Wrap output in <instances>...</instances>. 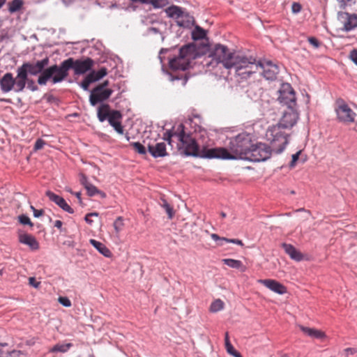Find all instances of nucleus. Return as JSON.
Listing matches in <instances>:
<instances>
[{"label":"nucleus","instance_id":"64","mask_svg":"<svg viewBox=\"0 0 357 357\" xmlns=\"http://www.w3.org/2000/svg\"><path fill=\"white\" fill-rule=\"evenodd\" d=\"M1 26H2V21L0 20V28L1 27Z\"/></svg>","mask_w":357,"mask_h":357},{"label":"nucleus","instance_id":"41","mask_svg":"<svg viewBox=\"0 0 357 357\" xmlns=\"http://www.w3.org/2000/svg\"><path fill=\"white\" fill-rule=\"evenodd\" d=\"M357 353V349L355 348H347L340 353V357H348L349 355H353Z\"/></svg>","mask_w":357,"mask_h":357},{"label":"nucleus","instance_id":"24","mask_svg":"<svg viewBox=\"0 0 357 357\" xmlns=\"http://www.w3.org/2000/svg\"><path fill=\"white\" fill-rule=\"evenodd\" d=\"M222 262L231 268L240 270L241 272H245L246 271V267L240 260L224 259H222Z\"/></svg>","mask_w":357,"mask_h":357},{"label":"nucleus","instance_id":"48","mask_svg":"<svg viewBox=\"0 0 357 357\" xmlns=\"http://www.w3.org/2000/svg\"><path fill=\"white\" fill-rule=\"evenodd\" d=\"M349 58L355 64L357 65V49L351 51Z\"/></svg>","mask_w":357,"mask_h":357},{"label":"nucleus","instance_id":"35","mask_svg":"<svg viewBox=\"0 0 357 357\" xmlns=\"http://www.w3.org/2000/svg\"><path fill=\"white\" fill-rule=\"evenodd\" d=\"M169 3V0H151L150 3L154 8H162Z\"/></svg>","mask_w":357,"mask_h":357},{"label":"nucleus","instance_id":"61","mask_svg":"<svg viewBox=\"0 0 357 357\" xmlns=\"http://www.w3.org/2000/svg\"><path fill=\"white\" fill-rule=\"evenodd\" d=\"M220 215H221V217H222V218H225V217H226V213H224V212H222V213H220Z\"/></svg>","mask_w":357,"mask_h":357},{"label":"nucleus","instance_id":"57","mask_svg":"<svg viewBox=\"0 0 357 357\" xmlns=\"http://www.w3.org/2000/svg\"><path fill=\"white\" fill-rule=\"evenodd\" d=\"M0 101L1 102H10V99H6V98H0Z\"/></svg>","mask_w":357,"mask_h":357},{"label":"nucleus","instance_id":"63","mask_svg":"<svg viewBox=\"0 0 357 357\" xmlns=\"http://www.w3.org/2000/svg\"><path fill=\"white\" fill-rule=\"evenodd\" d=\"M298 211H304V208H300V209H298Z\"/></svg>","mask_w":357,"mask_h":357},{"label":"nucleus","instance_id":"58","mask_svg":"<svg viewBox=\"0 0 357 357\" xmlns=\"http://www.w3.org/2000/svg\"><path fill=\"white\" fill-rule=\"evenodd\" d=\"M6 0H0V8L6 3Z\"/></svg>","mask_w":357,"mask_h":357},{"label":"nucleus","instance_id":"62","mask_svg":"<svg viewBox=\"0 0 357 357\" xmlns=\"http://www.w3.org/2000/svg\"><path fill=\"white\" fill-rule=\"evenodd\" d=\"M186 82H187V79L185 78V79L183 80V84H185Z\"/></svg>","mask_w":357,"mask_h":357},{"label":"nucleus","instance_id":"45","mask_svg":"<svg viewBox=\"0 0 357 357\" xmlns=\"http://www.w3.org/2000/svg\"><path fill=\"white\" fill-rule=\"evenodd\" d=\"M45 144V142L44 140L41 139H38L36 140L35 145H34V149L36 151L40 150L43 148L44 145Z\"/></svg>","mask_w":357,"mask_h":357},{"label":"nucleus","instance_id":"37","mask_svg":"<svg viewBox=\"0 0 357 357\" xmlns=\"http://www.w3.org/2000/svg\"><path fill=\"white\" fill-rule=\"evenodd\" d=\"M94 82V79H92V75L88 74L86 77L83 79L81 83V86L84 90H88L90 84Z\"/></svg>","mask_w":357,"mask_h":357},{"label":"nucleus","instance_id":"34","mask_svg":"<svg viewBox=\"0 0 357 357\" xmlns=\"http://www.w3.org/2000/svg\"><path fill=\"white\" fill-rule=\"evenodd\" d=\"M113 226L116 234H119L124 227L123 218L121 216L118 217L114 222Z\"/></svg>","mask_w":357,"mask_h":357},{"label":"nucleus","instance_id":"55","mask_svg":"<svg viewBox=\"0 0 357 357\" xmlns=\"http://www.w3.org/2000/svg\"><path fill=\"white\" fill-rule=\"evenodd\" d=\"M90 217H91V215H86L85 218H84V220L85 221L89 223V224H91L92 223V220L90 219Z\"/></svg>","mask_w":357,"mask_h":357},{"label":"nucleus","instance_id":"20","mask_svg":"<svg viewBox=\"0 0 357 357\" xmlns=\"http://www.w3.org/2000/svg\"><path fill=\"white\" fill-rule=\"evenodd\" d=\"M282 246L284 248L285 252L291 257V259L297 261H300L303 259V256L302 253L292 245L283 243Z\"/></svg>","mask_w":357,"mask_h":357},{"label":"nucleus","instance_id":"29","mask_svg":"<svg viewBox=\"0 0 357 357\" xmlns=\"http://www.w3.org/2000/svg\"><path fill=\"white\" fill-rule=\"evenodd\" d=\"M206 36V31L199 26H196L192 32V38L195 40L204 39Z\"/></svg>","mask_w":357,"mask_h":357},{"label":"nucleus","instance_id":"27","mask_svg":"<svg viewBox=\"0 0 357 357\" xmlns=\"http://www.w3.org/2000/svg\"><path fill=\"white\" fill-rule=\"evenodd\" d=\"M211 237L215 241H225V242H227V243H232L237 244V245H241V246H243V241L241 240H239V239H236V238H225V237H220L216 234H212L211 235Z\"/></svg>","mask_w":357,"mask_h":357},{"label":"nucleus","instance_id":"36","mask_svg":"<svg viewBox=\"0 0 357 357\" xmlns=\"http://www.w3.org/2000/svg\"><path fill=\"white\" fill-rule=\"evenodd\" d=\"M338 6L341 9H345L348 6L355 4L356 0H337Z\"/></svg>","mask_w":357,"mask_h":357},{"label":"nucleus","instance_id":"56","mask_svg":"<svg viewBox=\"0 0 357 357\" xmlns=\"http://www.w3.org/2000/svg\"><path fill=\"white\" fill-rule=\"evenodd\" d=\"M75 195L77 197V198L79 199V202L81 204L82 203V199H81V192H75L74 193Z\"/></svg>","mask_w":357,"mask_h":357},{"label":"nucleus","instance_id":"19","mask_svg":"<svg viewBox=\"0 0 357 357\" xmlns=\"http://www.w3.org/2000/svg\"><path fill=\"white\" fill-rule=\"evenodd\" d=\"M298 328L304 334L310 337L318 339L322 341L326 338V335L321 330L313 328H308L301 325L298 326Z\"/></svg>","mask_w":357,"mask_h":357},{"label":"nucleus","instance_id":"6","mask_svg":"<svg viewBox=\"0 0 357 357\" xmlns=\"http://www.w3.org/2000/svg\"><path fill=\"white\" fill-rule=\"evenodd\" d=\"M232 68L240 79H247L259 71V64L252 56L238 54L232 63Z\"/></svg>","mask_w":357,"mask_h":357},{"label":"nucleus","instance_id":"5","mask_svg":"<svg viewBox=\"0 0 357 357\" xmlns=\"http://www.w3.org/2000/svg\"><path fill=\"white\" fill-rule=\"evenodd\" d=\"M50 59L48 57H45V59L37 61L36 63H30L26 62L24 63L20 67L17 69V73H18V77L20 79V82H18V85L24 84V82L26 84V80L28 77V73L31 75H37L40 74L38 78V84L39 85H46L49 80H51L53 84V77H51L45 80V82L41 83L40 82V77H42L45 73V72L50 68H46L49 64ZM56 75V73L53 74L52 76H55Z\"/></svg>","mask_w":357,"mask_h":357},{"label":"nucleus","instance_id":"16","mask_svg":"<svg viewBox=\"0 0 357 357\" xmlns=\"http://www.w3.org/2000/svg\"><path fill=\"white\" fill-rule=\"evenodd\" d=\"M46 195L49 197V199L52 202H53L56 204H57L63 211H65L69 213H74L73 209L67 204V202L63 197L54 194V192H52L51 191H47L46 192Z\"/></svg>","mask_w":357,"mask_h":357},{"label":"nucleus","instance_id":"42","mask_svg":"<svg viewBox=\"0 0 357 357\" xmlns=\"http://www.w3.org/2000/svg\"><path fill=\"white\" fill-rule=\"evenodd\" d=\"M301 153V151H298L295 154L292 155L291 161L289 164V166L291 168H293L296 166V162L298 160Z\"/></svg>","mask_w":357,"mask_h":357},{"label":"nucleus","instance_id":"32","mask_svg":"<svg viewBox=\"0 0 357 357\" xmlns=\"http://www.w3.org/2000/svg\"><path fill=\"white\" fill-rule=\"evenodd\" d=\"M107 74V70L106 68H101L98 71H91L89 75H92V79L94 82L98 81L105 77Z\"/></svg>","mask_w":357,"mask_h":357},{"label":"nucleus","instance_id":"59","mask_svg":"<svg viewBox=\"0 0 357 357\" xmlns=\"http://www.w3.org/2000/svg\"><path fill=\"white\" fill-rule=\"evenodd\" d=\"M125 137H126V139L128 142V141H130V136L128 135V133H126V134Z\"/></svg>","mask_w":357,"mask_h":357},{"label":"nucleus","instance_id":"40","mask_svg":"<svg viewBox=\"0 0 357 357\" xmlns=\"http://www.w3.org/2000/svg\"><path fill=\"white\" fill-rule=\"evenodd\" d=\"M131 145L133 146L135 150L138 152L140 154H145L146 153V149L145 147L139 142H134L131 144Z\"/></svg>","mask_w":357,"mask_h":357},{"label":"nucleus","instance_id":"38","mask_svg":"<svg viewBox=\"0 0 357 357\" xmlns=\"http://www.w3.org/2000/svg\"><path fill=\"white\" fill-rule=\"evenodd\" d=\"M225 348L227 353L233 356L234 357H242L241 354L235 350L231 344H227V345L225 346Z\"/></svg>","mask_w":357,"mask_h":357},{"label":"nucleus","instance_id":"53","mask_svg":"<svg viewBox=\"0 0 357 357\" xmlns=\"http://www.w3.org/2000/svg\"><path fill=\"white\" fill-rule=\"evenodd\" d=\"M62 225H63V223L61 220H58L54 222V227L58 229H61Z\"/></svg>","mask_w":357,"mask_h":357},{"label":"nucleus","instance_id":"10","mask_svg":"<svg viewBox=\"0 0 357 357\" xmlns=\"http://www.w3.org/2000/svg\"><path fill=\"white\" fill-rule=\"evenodd\" d=\"M20 79L18 77V73H17V77H13V74L10 73H6L0 80L1 89L3 93H8L13 89L15 92H21L24 90L26 86V84L24 82V84L18 85V82Z\"/></svg>","mask_w":357,"mask_h":357},{"label":"nucleus","instance_id":"23","mask_svg":"<svg viewBox=\"0 0 357 357\" xmlns=\"http://www.w3.org/2000/svg\"><path fill=\"white\" fill-rule=\"evenodd\" d=\"M90 243L96 248L102 255L109 257L112 255L111 251L102 243L94 239L90 240Z\"/></svg>","mask_w":357,"mask_h":357},{"label":"nucleus","instance_id":"30","mask_svg":"<svg viewBox=\"0 0 357 357\" xmlns=\"http://www.w3.org/2000/svg\"><path fill=\"white\" fill-rule=\"evenodd\" d=\"M0 357H23V355L19 351H8L0 346Z\"/></svg>","mask_w":357,"mask_h":357},{"label":"nucleus","instance_id":"51","mask_svg":"<svg viewBox=\"0 0 357 357\" xmlns=\"http://www.w3.org/2000/svg\"><path fill=\"white\" fill-rule=\"evenodd\" d=\"M29 284L31 286L36 287V288L38 287V286L40 284V282H36V280L34 278H29Z\"/></svg>","mask_w":357,"mask_h":357},{"label":"nucleus","instance_id":"46","mask_svg":"<svg viewBox=\"0 0 357 357\" xmlns=\"http://www.w3.org/2000/svg\"><path fill=\"white\" fill-rule=\"evenodd\" d=\"M31 209L32 210L33 213V215L36 218H39L42 216L44 214V211L43 209H36L34 206H31Z\"/></svg>","mask_w":357,"mask_h":357},{"label":"nucleus","instance_id":"21","mask_svg":"<svg viewBox=\"0 0 357 357\" xmlns=\"http://www.w3.org/2000/svg\"><path fill=\"white\" fill-rule=\"evenodd\" d=\"M347 19L344 22L343 29L346 31H349L357 27V15L345 13Z\"/></svg>","mask_w":357,"mask_h":357},{"label":"nucleus","instance_id":"18","mask_svg":"<svg viewBox=\"0 0 357 357\" xmlns=\"http://www.w3.org/2000/svg\"><path fill=\"white\" fill-rule=\"evenodd\" d=\"M149 152L154 158L165 157L167 155L165 142L157 143L155 145L148 146Z\"/></svg>","mask_w":357,"mask_h":357},{"label":"nucleus","instance_id":"26","mask_svg":"<svg viewBox=\"0 0 357 357\" xmlns=\"http://www.w3.org/2000/svg\"><path fill=\"white\" fill-rule=\"evenodd\" d=\"M86 190L87 194L89 196L92 197L95 195H99L101 198H105L106 194L98 190L95 185L93 184L88 185L85 188Z\"/></svg>","mask_w":357,"mask_h":357},{"label":"nucleus","instance_id":"9","mask_svg":"<svg viewBox=\"0 0 357 357\" xmlns=\"http://www.w3.org/2000/svg\"><path fill=\"white\" fill-rule=\"evenodd\" d=\"M335 112L338 121L346 125L354 122L356 117V114L342 99L336 101Z\"/></svg>","mask_w":357,"mask_h":357},{"label":"nucleus","instance_id":"13","mask_svg":"<svg viewBox=\"0 0 357 357\" xmlns=\"http://www.w3.org/2000/svg\"><path fill=\"white\" fill-rule=\"evenodd\" d=\"M113 93L112 89H101L96 86L91 92L89 101L91 105L95 106L99 102L107 100Z\"/></svg>","mask_w":357,"mask_h":357},{"label":"nucleus","instance_id":"44","mask_svg":"<svg viewBox=\"0 0 357 357\" xmlns=\"http://www.w3.org/2000/svg\"><path fill=\"white\" fill-rule=\"evenodd\" d=\"M59 302L65 307L71 306V302L67 297H59Z\"/></svg>","mask_w":357,"mask_h":357},{"label":"nucleus","instance_id":"28","mask_svg":"<svg viewBox=\"0 0 357 357\" xmlns=\"http://www.w3.org/2000/svg\"><path fill=\"white\" fill-rule=\"evenodd\" d=\"M24 5L23 0H13L11 2H9L8 6V11L10 13H14L15 12L21 10Z\"/></svg>","mask_w":357,"mask_h":357},{"label":"nucleus","instance_id":"7","mask_svg":"<svg viewBox=\"0 0 357 357\" xmlns=\"http://www.w3.org/2000/svg\"><path fill=\"white\" fill-rule=\"evenodd\" d=\"M196 47L189 44L183 46L179 50L178 55L169 61V68L172 70H186L192 60L196 59Z\"/></svg>","mask_w":357,"mask_h":357},{"label":"nucleus","instance_id":"50","mask_svg":"<svg viewBox=\"0 0 357 357\" xmlns=\"http://www.w3.org/2000/svg\"><path fill=\"white\" fill-rule=\"evenodd\" d=\"M81 183L86 188L88 185H90L91 183L88 181L87 178L84 175H82V177L80 178Z\"/></svg>","mask_w":357,"mask_h":357},{"label":"nucleus","instance_id":"17","mask_svg":"<svg viewBox=\"0 0 357 357\" xmlns=\"http://www.w3.org/2000/svg\"><path fill=\"white\" fill-rule=\"evenodd\" d=\"M18 238L21 243L28 245L31 250H37L39 249V243L33 236L25 233L20 234Z\"/></svg>","mask_w":357,"mask_h":357},{"label":"nucleus","instance_id":"39","mask_svg":"<svg viewBox=\"0 0 357 357\" xmlns=\"http://www.w3.org/2000/svg\"><path fill=\"white\" fill-rule=\"evenodd\" d=\"M18 220L22 225H28L33 227V224L31 222L30 218L26 215H21L18 217Z\"/></svg>","mask_w":357,"mask_h":357},{"label":"nucleus","instance_id":"11","mask_svg":"<svg viewBox=\"0 0 357 357\" xmlns=\"http://www.w3.org/2000/svg\"><path fill=\"white\" fill-rule=\"evenodd\" d=\"M278 98L280 103L287 106L288 108H295L296 105L295 92L289 84H283L279 91Z\"/></svg>","mask_w":357,"mask_h":357},{"label":"nucleus","instance_id":"3","mask_svg":"<svg viewBox=\"0 0 357 357\" xmlns=\"http://www.w3.org/2000/svg\"><path fill=\"white\" fill-rule=\"evenodd\" d=\"M298 113L295 108H288L284 112L280 122L270 127L266 133V139L270 142L273 151L280 153L288 143L287 135L282 130V128H291L296 123Z\"/></svg>","mask_w":357,"mask_h":357},{"label":"nucleus","instance_id":"60","mask_svg":"<svg viewBox=\"0 0 357 357\" xmlns=\"http://www.w3.org/2000/svg\"><path fill=\"white\" fill-rule=\"evenodd\" d=\"M87 215H91V216H98V213H88Z\"/></svg>","mask_w":357,"mask_h":357},{"label":"nucleus","instance_id":"8","mask_svg":"<svg viewBox=\"0 0 357 357\" xmlns=\"http://www.w3.org/2000/svg\"><path fill=\"white\" fill-rule=\"evenodd\" d=\"M165 11L169 17L176 19L177 25L181 27H188L194 21L192 16L178 6L172 5L167 8Z\"/></svg>","mask_w":357,"mask_h":357},{"label":"nucleus","instance_id":"12","mask_svg":"<svg viewBox=\"0 0 357 357\" xmlns=\"http://www.w3.org/2000/svg\"><path fill=\"white\" fill-rule=\"evenodd\" d=\"M258 63L261 73L266 79L273 80L276 78L279 73V68L276 64L267 60L258 61Z\"/></svg>","mask_w":357,"mask_h":357},{"label":"nucleus","instance_id":"1","mask_svg":"<svg viewBox=\"0 0 357 357\" xmlns=\"http://www.w3.org/2000/svg\"><path fill=\"white\" fill-rule=\"evenodd\" d=\"M174 138L177 140L178 149L186 155L220 159H248L253 157L252 160L256 161L265 160L270 155L268 151L260 146L252 149L250 137L246 133H241L231 139L229 150L225 148L208 149L204 145L201 146L190 135L185 132L183 124L164 135V139L171 146Z\"/></svg>","mask_w":357,"mask_h":357},{"label":"nucleus","instance_id":"52","mask_svg":"<svg viewBox=\"0 0 357 357\" xmlns=\"http://www.w3.org/2000/svg\"><path fill=\"white\" fill-rule=\"evenodd\" d=\"M109 85V81L105 80L102 83L98 84L97 87H101V89H106L105 88Z\"/></svg>","mask_w":357,"mask_h":357},{"label":"nucleus","instance_id":"31","mask_svg":"<svg viewBox=\"0 0 357 357\" xmlns=\"http://www.w3.org/2000/svg\"><path fill=\"white\" fill-rule=\"evenodd\" d=\"M73 344L71 343L67 344H57L54 345L52 348L50 349L51 352H66L70 347H72Z\"/></svg>","mask_w":357,"mask_h":357},{"label":"nucleus","instance_id":"49","mask_svg":"<svg viewBox=\"0 0 357 357\" xmlns=\"http://www.w3.org/2000/svg\"><path fill=\"white\" fill-rule=\"evenodd\" d=\"M27 86L31 91H36L38 89V87L35 85L33 80L28 79L26 80Z\"/></svg>","mask_w":357,"mask_h":357},{"label":"nucleus","instance_id":"33","mask_svg":"<svg viewBox=\"0 0 357 357\" xmlns=\"http://www.w3.org/2000/svg\"><path fill=\"white\" fill-rule=\"evenodd\" d=\"M224 303L220 299H216L214 301L211 306H210V311L212 312H217L224 308Z\"/></svg>","mask_w":357,"mask_h":357},{"label":"nucleus","instance_id":"2","mask_svg":"<svg viewBox=\"0 0 357 357\" xmlns=\"http://www.w3.org/2000/svg\"><path fill=\"white\" fill-rule=\"evenodd\" d=\"M93 65L94 61L89 57L77 60L69 58L62 61L59 66L54 64L50 66L39 81L43 84L48 78L53 77V74L56 73V75L53 77V84L61 82L68 76L70 68L74 70L75 75H83L91 70Z\"/></svg>","mask_w":357,"mask_h":357},{"label":"nucleus","instance_id":"43","mask_svg":"<svg viewBox=\"0 0 357 357\" xmlns=\"http://www.w3.org/2000/svg\"><path fill=\"white\" fill-rule=\"evenodd\" d=\"M302 9L301 5L298 2H294L291 5V11L294 13H298Z\"/></svg>","mask_w":357,"mask_h":357},{"label":"nucleus","instance_id":"4","mask_svg":"<svg viewBox=\"0 0 357 357\" xmlns=\"http://www.w3.org/2000/svg\"><path fill=\"white\" fill-rule=\"evenodd\" d=\"M238 54L223 45L216 44L211 48L205 65L213 68L221 64L226 69L232 68V63Z\"/></svg>","mask_w":357,"mask_h":357},{"label":"nucleus","instance_id":"22","mask_svg":"<svg viewBox=\"0 0 357 357\" xmlns=\"http://www.w3.org/2000/svg\"><path fill=\"white\" fill-rule=\"evenodd\" d=\"M110 107L108 104H102L99 106L98 109V118L100 122H103L108 119L110 114L112 113Z\"/></svg>","mask_w":357,"mask_h":357},{"label":"nucleus","instance_id":"54","mask_svg":"<svg viewBox=\"0 0 357 357\" xmlns=\"http://www.w3.org/2000/svg\"><path fill=\"white\" fill-rule=\"evenodd\" d=\"M225 346L227 345V344H231L230 341H229V334L228 333H225Z\"/></svg>","mask_w":357,"mask_h":357},{"label":"nucleus","instance_id":"15","mask_svg":"<svg viewBox=\"0 0 357 357\" xmlns=\"http://www.w3.org/2000/svg\"><path fill=\"white\" fill-rule=\"evenodd\" d=\"M122 115L119 111L112 110L107 120L109 124L114 128V130L119 134H123V128L121 126V120Z\"/></svg>","mask_w":357,"mask_h":357},{"label":"nucleus","instance_id":"47","mask_svg":"<svg viewBox=\"0 0 357 357\" xmlns=\"http://www.w3.org/2000/svg\"><path fill=\"white\" fill-rule=\"evenodd\" d=\"M308 42L310 43V44L311 45H312L314 47H319V45H320V43L319 42V40L314 38V37H310L308 38Z\"/></svg>","mask_w":357,"mask_h":357},{"label":"nucleus","instance_id":"25","mask_svg":"<svg viewBox=\"0 0 357 357\" xmlns=\"http://www.w3.org/2000/svg\"><path fill=\"white\" fill-rule=\"evenodd\" d=\"M159 204L165 210L167 213L168 218L170 220L172 219L174 215V211L173 207L167 202V200L163 197H161Z\"/></svg>","mask_w":357,"mask_h":357},{"label":"nucleus","instance_id":"14","mask_svg":"<svg viewBox=\"0 0 357 357\" xmlns=\"http://www.w3.org/2000/svg\"><path fill=\"white\" fill-rule=\"evenodd\" d=\"M257 282L260 284H264L266 287L270 290L278 294H284L287 293V288L282 284L272 279L258 280Z\"/></svg>","mask_w":357,"mask_h":357}]
</instances>
